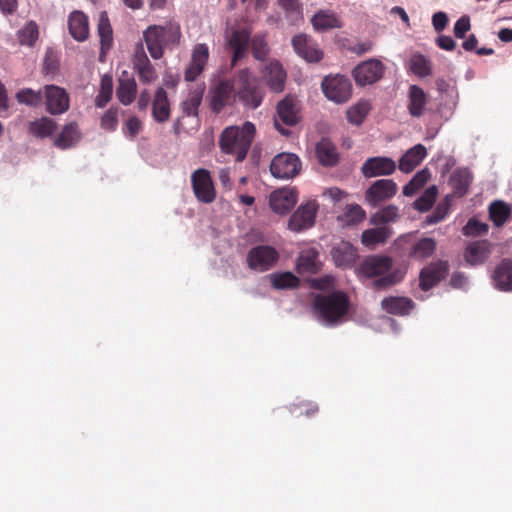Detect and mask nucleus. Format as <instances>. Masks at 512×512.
<instances>
[{
	"mask_svg": "<svg viewBox=\"0 0 512 512\" xmlns=\"http://www.w3.org/2000/svg\"><path fill=\"white\" fill-rule=\"evenodd\" d=\"M396 162L384 156L368 158L361 167V173L365 178H374L378 176H389L396 170Z\"/></svg>",
	"mask_w": 512,
	"mask_h": 512,
	"instance_id": "18",
	"label": "nucleus"
},
{
	"mask_svg": "<svg viewBox=\"0 0 512 512\" xmlns=\"http://www.w3.org/2000/svg\"><path fill=\"white\" fill-rule=\"evenodd\" d=\"M38 38V26L34 21L28 22L18 32V39L21 44L32 46Z\"/></svg>",
	"mask_w": 512,
	"mask_h": 512,
	"instance_id": "51",
	"label": "nucleus"
},
{
	"mask_svg": "<svg viewBox=\"0 0 512 512\" xmlns=\"http://www.w3.org/2000/svg\"><path fill=\"white\" fill-rule=\"evenodd\" d=\"M250 38V32L247 29H235L229 35L227 43L229 48L233 51L231 60L232 66L236 65L238 61L246 56Z\"/></svg>",
	"mask_w": 512,
	"mask_h": 512,
	"instance_id": "25",
	"label": "nucleus"
},
{
	"mask_svg": "<svg viewBox=\"0 0 512 512\" xmlns=\"http://www.w3.org/2000/svg\"><path fill=\"white\" fill-rule=\"evenodd\" d=\"M321 88L328 100L336 103H346L352 96V84L348 77L340 74L326 76Z\"/></svg>",
	"mask_w": 512,
	"mask_h": 512,
	"instance_id": "8",
	"label": "nucleus"
},
{
	"mask_svg": "<svg viewBox=\"0 0 512 512\" xmlns=\"http://www.w3.org/2000/svg\"><path fill=\"white\" fill-rule=\"evenodd\" d=\"M411 70L420 77L431 75V62L422 54L413 55L410 60Z\"/></svg>",
	"mask_w": 512,
	"mask_h": 512,
	"instance_id": "49",
	"label": "nucleus"
},
{
	"mask_svg": "<svg viewBox=\"0 0 512 512\" xmlns=\"http://www.w3.org/2000/svg\"><path fill=\"white\" fill-rule=\"evenodd\" d=\"M398 191L396 182L392 179L374 181L365 191L364 198L368 205L377 207L392 199Z\"/></svg>",
	"mask_w": 512,
	"mask_h": 512,
	"instance_id": "10",
	"label": "nucleus"
},
{
	"mask_svg": "<svg viewBox=\"0 0 512 512\" xmlns=\"http://www.w3.org/2000/svg\"><path fill=\"white\" fill-rule=\"evenodd\" d=\"M449 265L447 261L438 260L425 266L419 275V287L428 291L442 281L448 274Z\"/></svg>",
	"mask_w": 512,
	"mask_h": 512,
	"instance_id": "17",
	"label": "nucleus"
},
{
	"mask_svg": "<svg viewBox=\"0 0 512 512\" xmlns=\"http://www.w3.org/2000/svg\"><path fill=\"white\" fill-rule=\"evenodd\" d=\"M251 50L253 57L257 60L263 61L268 55L269 48L263 36H254L251 39Z\"/></svg>",
	"mask_w": 512,
	"mask_h": 512,
	"instance_id": "54",
	"label": "nucleus"
},
{
	"mask_svg": "<svg viewBox=\"0 0 512 512\" xmlns=\"http://www.w3.org/2000/svg\"><path fill=\"white\" fill-rule=\"evenodd\" d=\"M171 115L170 101L166 90L158 87L152 101V117L158 123H165Z\"/></svg>",
	"mask_w": 512,
	"mask_h": 512,
	"instance_id": "29",
	"label": "nucleus"
},
{
	"mask_svg": "<svg viewBox=\"0 0 512 512\" xmlns=\"http://www.w3.org/2000/svg\"><path fill=\"white\" fill-rule=\"evenodd\" d=\"M319 410V407L316 403L313 402H301L300 404L293 405L292 413H296L297 415H305L307 417H311L315 415Z\"/></svg>",
	"mask_w": 512,
	"mask_h": 512,
	"instance_id": "59",
	"label": "nucleus"
},
{
	"mask_svg": "<svg viewBox=\"0 0 512 512\" xmlns=\"http://www.w3.org/2000/svg\"><path fill=\"white\" fill-rule=\"evenodd\" d=\"M381 307L389 314L404 316L410 313L414 303L408 297L390 296L381 301Z\"/></svg>",
	"mask_w": 512,
	"mask_h": 512,
	"instance_id": "33",
	"label": "nucleus"
},
{
	"mask_svg": "<svg viewBox=\"0 0 512 512\" xmlns=\"http://www.w3.org/2000/svg\"><path fill=\"white\" fill-rule=\"evenodd\" d=\"M278 258L279 254L275 248L268 245H259L249 251L247 261L251 269L263 272L271 269Z\"/></svg>",
	"mask_w": 512,
	"mask_h": 512,
	"instance_id": "14",
	"label": "nucleus"
},
{
	"mask_svg": "<svg viewBox=\"0 0 512 512\" xmlns=\"http://www.w3.org/2000/svg\"><path fill=\"white\" fill-rule=\"evenodd\" d=\"M332 258L338 267H350L357 258V250L347 241L336 243L331 250Z\"/></svg>",
	"mask_w": 512,
	"mask_h": 512,
	"instance_id": "30",
	"label": "nucleus"
},
{
	"mask_svg": "<svg viewBox=\"0 0 512 512\" xmlns=\"http://www.w3.org/2000/svg\"><path fill=\"white\" fill-rule=\"evenodd\" d=\"M272 286L275 289L297 288L300 280L292 272H283L273 274L271 277Z\"/></svg>",
	"mask_w": 512,
	"mask_h": 512,
	"instance_id": "48",
	"label": "nucleus"
},
{
	"mask_svg": "<svg viewBox=\"0 0 512 512\" xmlns=\"http://www.w3.org/2000/svg\"><path fill=\"white\" fill-rule=\"evenodd\" d=\"M437 196L436 187H431L425 191V193L415 201V208L419 211L429 210L435 202Z\"/></svg>",
	"mask_w": 512,
	"mask_h": 512,
	"instance_id": "55",
	"label": "nucleus"
},
{
	"mask_svg": "<svg viewBox=\"0 0 512 512\" xmlns=\"http://www.w3.org/2000/svg\"><path fill=\"white\" fill-rule=\"evenodd\" d=\"M300 274H315L320 270L319 252L315 248L304 249L300 252L296 265Z\"/></svg>",
	"mask_w": 512,
	"mask_h": 512,
	"instance_id": "32",
	"label": "nucleus"
},
{
	"mask_svg": "<svg viewBox=\"0 0 512 512\" xmlns=\"http://www.w3.org/2000/svg\"><path fill=\"white\" fill-rule=\"evenodd\" d=\"M393 246L399 257L421 262L434 255L437 241L431 237H419L417 232H413L398 237Z\"/></svg>",
	"mask_w": 512,
	"mask_h": 512,
	"instance_id": "5",
	"label": "nucleus"
},
{
	"mask_svg": "<svg viewBox=\"0 0 512 512\" xmlns=\"http://www.w3.org/2000/svg\"><path fill=\"white\" fill-rule=\"evenodd\" d=\"M191 185L196 199L204 204H210L216 199V190L210 172L200 168L191 175Z\"/></svg>",
	"mask_w": 512,
	"mask_h": 512,
	"instance_id": "9",
	"label": "nucleus"
},
{
	"mask_svg": "<svg viewBox=\"0 0 512 512\" xmlns=\"http://www.w3.org/2000/svg\"><path fill=\"white\" fill-rule=\"evenodd\" d=\"M399 217L398 207L395 205H387L371 216V223L376 226H386L388 223L397 221Z\"/></svg>",
	"mask_w": 512,
	"mask_h": 512,
	"instance_id": "45",
	"label": "nucleus"
},
{
	"mask_svg": "<svg viewBox=\"0 0 512 512\" xmlns=\"http://www.w3.org/2000/svg\"><path fill=\"white\" fill-rule=\"evenodd\" d=\"M436 44L439 48L446 50V51H452L456 47L455 41L450 36L446 35H440L436 39Z\"/></svg>",
	"mask_w": 512,
	"mask_h": 512,
	"instance_id": "64",
	"label": "nucleus"
},
{
	"mask_svg": "<svg viewBox=\"0 0 512 512\" xmlns=\"http://www.w3.org/2000/svg\"><path fill=\"white\" fill-rule=\"evenodd\" d=\"M365 215V211L360 205L349 204L338 218L345 225H355L360 223L365 218Z\"/></svg>",
	"mask_w": 512,
	"mask_h": 512,
	"instance_id": "47",
	"label": "nucleus"
},
{
	"mask_svg": "<svg viewBox=\"0 0 512 512\" xmlns=\"http://www.w3.org/2000/svg\"><path fill=\"white\" fill-rule=\"evenodd\" d=\"M311 22L316 31L322 32L343 26L340 17L332 10H319L312 17Z\"/></svg>",
	"mask_w": 512,
	"mask_h": 512,
	"instance_id": "36",
	"label": "nucleus"
},
{
	"mask_svg": "<svg viewBox=\"0 0 512 512\" xmlns=\"http://www.w3.org/2000/svg\"><path fill=\"white\" fill-rule=\"evenodd\" d=\"M263 79L274 92H282L285 88L286 72L278 61L269 62L263 69Z\"/></svg>",
	"mask_w": 512,
	"mask_h": 512,
	"instance_id": "27",
	"label": "nucleus"
},
{
	"mask_svg": "<svg viewBox=\"0 0 512 512\" xmlns=\"http://www.w3.org/2000/svg\"><path fill=\"white\" fill-rule=\"evenodd\" d=\"M132 63L142 84H151L157 80V71L149 60L142 42L136 44Z\"/></svg>",
	"mask_w": 512,
	"mask_h": 512,
	"instance_id": "15",
	"label": "nucleus"
},
{
	"mask_svg": "<svg viewBox=\"0 0 512 512\" xmlns=\"http://www.w3.org/2000/svg\"><path fill=\"white\" fill-rule=\"evenodd\" d=\"M472 173L467 168H458L453 171L450 177V185L456 197H463L468 193L472 183Z\"/></svg>",
	"mask_w": 512,
	"mask_h": 512,
	"instance_id": "37",
	"label": "nucleus"
},
{
	"mask_svg": "<svg viewBox=\"0 0 512 512\" xmlns=\"http://www.w3.org/2000/svg\"><path fill=\"white\" fill-rule=\"evenodd\" d=\"M235 99L234 83L230 80H221L210 90V108L215 113H219L224 107L232 105Z\"/></svg>",
	"mask_w": 512,
	"mask_h": 512,
	"instance_id": "12",
	"label": "nucleus"
},
{
	"mask_svg": "<svg viewBox=\"0 0 512 512\" xmlns=\"http://www.w3.org/2000/svg\"><path fill=\"white\" fill-rule=\"evenodd\" d=\"M68 29L72 38L78 42L87 40L89 36V21L87 15L79 10L68 16Z\"/></svg>",
	"mask_w": 512,
	"mask_h": 512,
	"instance_id": "28",
	"label": "nucleus"
},
{
	"mask_svg": "<svg viewBox=\"0 0 512 512\" xmlns=\"http://www.w3.org/2000/svg\"><path fill=\"white\" fill-rule=\"evenodd\" d=\"M16 99L21 104L36 107L42 103V92L34 91L30 88L21 89L16 93Z\"/></svg>",
	"mask_w": 512,
	"mask_h": 512,
	"instance_id": "50",
	"label": "nucleus"
},
{
	"mask_svg": "<svg viewBox=\"0 0 512 512\" xmlns=\"http://www.w3.org/2000/svg\"><path fill=\"white\" fill-rule=\"evenodd\" d=\"M393 267V259L385 255H373L363 260L360 270L368 278H375L373 286L377 289L392 287L404 279L406 271Z\"/></svg>",
	"mask_w": 512,
	"mask_h": 512,
	"instance_id": "1",
	"label": "nucleus"
},
{
	"mask_svg": "<svg viewBox=\"0 0 512 512\" xmlns=\"http://www.w3.org/2000/svg\"><path fill=\"white\" fill-rule=\"evenodd\" d=\"M46 109L52 115H59L69 109V95L65 89L56 85L44 87Z\"/></svg>",
	"mask_w": 512,
	"mask_h": 512,
	"instance_id": "20",
	"label": "nucleus"
},
{
	"mask_svg": "<svg viewBox=\"0 0 512 512\" xmlns=\"http://www.w3.org/2000/svg\"><path fill=\"white\" fill-rule=\"evenodd\" d=\"M301 161L296 154L280 153L276 155L270 165L271 174L279 179H290L299 174Z\"/></svg>",
	"mask_w": 512,
	"mask_h": 512,
	"instance_id": "11",
	"label": "nucleus"
},
{
	"mask_svg": "<svg viewBox=\"0 0 512 512\" xmlns=\"http://www.w3.org/2000/svg\"><path fill=\"white\" fill-rule=\"evenodd\" d=\"M204 90L205 87L203 85H198L189 91L185 100L180 104L183 115L188 117L198 116V110L202 103Z\"/></svg>",
	"mask_w": 512,
	"mask_h": 512,
	"instance_id": "39",
	"label": "nucleus"
},
{
	"mask_svg": "<svg viewBox=\"0 0 512 512\" xmlns=\"http://www.w3.org/2000/svg\"><path fill=\"white\" fill-rule=\"evenodd\" d=\"M511 215L510 207L503 201H494L489 206V217L495 226L501 227Z\"/></svg>",
	"mask_w": 512,
	"mask_h": 512,
	"instance_id": "44",
	"label": "nucleus"
},
{
	"mask_svg": "<svg viewBox=\"0 0 512 512\" xmlns=\"http://www.w3.org/2000/svg\"><path fill=\"white\" fill-rule=\"evenodd\" d=\"M493 287L502 292L512 291V259H502L491 273Z\"/></svg>",
	"mask_w": 512,
	"mask_h": 512,
	"instance_id": "23",
	"label": "nucleus"
},
{
	"mask_svg": "<svg viewBox=\"0 0 512 512\" xmlns=\"http://www.w3.org/2000/svg\"><path fill=\"white\" fill-rule=\"evenodd\" d=\"M392 235V229L388 226L378 225L376 228L366 229L362 232L361 242L369 248L384 244Z\"/></svg>",
	"mask_w": 512,
	"mask_h": 512,
	"instance_id": "38",
	"label": "nucleus"
},
{
	"mask_svg": "<svg viewBox=\"0 0 512 512\" xmlns=\"http://www.w3.org/2000/svg\"><path fill=\"white\" fill-rule=\"evenodd\" d=\"M426 148L417 144L410 148L399 160V170L403 173L412 172L425 158Z\"/></svg>",
	"mask_w": 512,
	"mask_h": 512,
	"instance_id": "35",
	"label": "nucleus"
},
{
	"mask_svg": "<svg viewBox=\"0 0 512 512\" xmlns=\"http://www.w3.org/2000/svg\"><path fill=\"white\" fill-rule=\"evenodd\" d=\"M234 82L238 86L236 97H238L245 106L256 109L261 105L263 93L254 83V78L248 68L238 71Z\"/></svg>",
	"mask_w": 512,
	"mask_h": 512,
	"instance_id": "7",
	"label": "nucleus"
},
{
	"mask_svg": "<svg viewBox=\"0 0 512 512\" xmlns=\"http://www.w3.org/2000/svg\"><path fill=\"white\" fill-rule=\"evenodd\" d=\"M112 97V80L104 77L101 81V89L96 96L95 105L99 108L104 107Z\"/></svg>",
	"mask_w": 512,
	"mask_h": 512,
	"instance_id": "52",
	"label": "nucleus"
},
{
	"mask_svg": "<svg viewBox=\"0 0 512 512\" xmlns=\"http://www.w3.org/2000/svg\"><path fill=\"white\" fill-rule=\"evenodd\" d=\"M142 122L136 116H130L123 125V133L130 137L131 139L135 138L140 131L142 130Z\"/></svg>",
	"mask_w": 512,
	"mask_h": 512,
	"instance_id": "57",
	"label": "nucleus"
},
{
	"mask_svg": "<svg viewBox=\"0 0 512 512\" xmlns=\"http://www.w3.org/2000/svg\"><path fill=\"white\" fill-rule=\"evenodd\" d=\"M468 283L467 276L462 272H455L450 278V285L456 289H463Z\"/></svg>",
	"mask_w": 512,
	"mask_h": 512,
	"instance_id": "63",
	"label": "nucleus"
},
{
	"mask_svg": "<svg viewBox=\"0 0 512 512\" xmlns=\"http://www.w3.org/2000/svg\"><path fill=\"white\" fill-rule=\"evenodd\" d=\"M448 23V17L444 12H436L432 17V25L437 32L445 29Z\"/></svg>",
	"mask_w": 512,
	"mask_h": 512,
	"instance_id": "62",
	"label": "nucleus"
},
{
	"mask_svg": "<svg viewBox=\"0 0 512 512\" xmlns=\"http://www.w3.org/2000/svg\"><path fill=\"white\" fill-rule=\"evenodd\" d=\"M371 108L372 106L368 100L358 101L346 112L348 122L356 126L361 125L369 114Z\"/></svg>",
	"mask_w": 512,
	"mask_h": 512,
	"instance_id": "42",
	"label": "nucleus"
},
{
	"mask_svg": "<svg viewBox=\"0 0 512 512\" xmlns=\"http://www.w3.org/2000/svg\"><path fill=\"white\" fill-rule=\"evenodd\" d=\"M281 6L287 13H290L295 19L301 18L302 6L298 0H281Z\"/></svg>",
	"mask_w": 512,
	"mask_h": 512,
	"instance_id": "61",
	"label": "nucleus"
},
{
	"mask_svg": "<svg viewBox=\"0 0 512 512\" xmlns=\"http://www.w3.org/2000/svg\"><path fill=\"white\" fill-rule=\"evenodd\" d=\"M429 178L430 173L428 169L418 171L403 187V194L408 197L415 195L428 182Z\"/></svg>",
	"mask_w": 512,
	"mask_h": 512,
	"instance_id": "46",
	"label": "nucleus"
},
{
	"mask_svg": "<svg viewBox=\"0 0 512 512\" xmlns=\"http://www.w3.org/2000/svg\"><path fill=\"white\" fill-rule=\"evenodd\" d=\"M315 154L318 162L324 167H334L339 163V153L336 146L326 138L316 144Z\"/></svg>",
	"mask_w": 512,
	"mask_h": 512,
	"instance_id": "31",
	"label": "nucleus"
},
{
	"mask_svg": "<svg viewBox=\"0 0 512 512\" xmlns=\"http://www.w3.org/2000/svg\"><path fill=\"white\" fill-rule=\"evenodd\" d=\"M180 38V26L174 23L150 25L143 31V40L147 50L155 60L163 57L165 47L179 44Z\"/></svg>",
	"mask_w": 512,
	"mask_h": 512,
	"instance_id": "3",
	"label": "nucleus"
},
{
	"mask_svg": "<svg viewBox=\"0 0 512 512\" xmlns=\"http://www.w3.org/2000/svg\"><path fill=\"white\" fill-rule=\"evenodd\" d=\"M470 19L468 16L460 17L454 25V35L456 38L462 39L470 30Z\"/></svg>",
	"mask_w": 512,
	"mask_h": 512,
	"instance_id": "60",
	"label": "nucleus"
},
{
	"mask_svg": "<svg viewBox=\"0 0 512 512\" xmlns=\"http://www.w3.org/2000/svg\"><path fill=\"white\" fill-rule=\"evenodd\" d=\"M137 93V84L134 78L120 79L116 90L118 100L123 105L131 104Z\"/></svg>",
	"mask_w": 512,
	"mask_h": 512,
	"instance_id": "41",
	"label": "nucleus"
},
{
	"mask_svg": "<svg viewBox=\"0 0 512 512\" xmlns=\"http://www.w3.org/2000/svg\"><path fill=\"white\" fill-rule=\"evenodd\" d=\"M428 104V95L418 85H410L407 94V110L411 117L421 118Z\"/></svg>",
	"mask_w": 512,
	"mask_h": 512,
	"instance_id": "26",
	"label": "nucleus"
},
{
	"mask_svg": "<svg viewBox=\"0 0 512 512\" xmlns=\"http://www.w3.org/2000/svg\"><path fill=\"white\" fill-rule=\"evenodd\" d=\"M448 205L439 204L434 211L426 217V224L432 225L441 222L448 214Z\"/></svg>",
	"mask_w": 512,
	"mask_h": 512,
	"instance_id": "58",
	"label": "nucleus"
},
{
	"mask_svg": "<svg viewBox=\"0 0 512 512\" xmlns=\"http://www.w3.org/2000/svg\"><path fill=\"white\" fill-rule=\"evenodd\" d=\"M255 133L256 127L250 121L242 126H228L220 135L219 148L224 154L234 156L237 162H242L247 157Z\"/></svg>",
	"mask_w": 512,
	"mask_h": 512,
	"instance_id": "2",
	"label": "nucleus"
},
{
	"mask_svg": "<svg viewBox=\"0 0 512 512\" xmlns=\"http://www.w3.org/2000/svg\"><path fill=\"white\" fill-rule=\"evenodd\" d=\"M384 65L380 60L369 59L353 69V77L357 85L365 86L380 80L384 74Z\"/></svg>",
	"mask_w": 512,
	"mask_h": 512,
	"instance_id": "16",
	"label": "nucleus"
},
{
	"mask_svg": "<svg viewBox=\"0 0 512 512\" xmlns=\"http://www.w3.org/2000/svg\"><path fill=\"white\" fill-rule=\"evenodd\" d=\"M301 107L298 99L292 95H286L276 107L274 126L283 136L288 137L291 131L282 125L295 126L301 120Z\"/></svg>",
	"mask_w": 512,
	"mask_h": 512,
	"instance_id": "6",
	"label": "nucleus"
},
{
	"mask_svg": "<svg viewBox=\"0 0 512 512\" xmlns=\"http://www.w3.org/2000/svg\"><path fill=\"white\" fill-rule=\"evenodd\" d=\"M118 107H111L101 117L100 127L105 131H115L118 126Z\"/></svg>",
	"mask_w": 512,
	"mask_h": 512,
	"instance_id": "53",
	"label": "nucleus"
},
{
	"mask_svg": "<svg viewBox=\"0 0 512 512\" xmlns=\"http://www.w3.org/2000/svg\"><path fill=\"white\" fill-rule=\"evenodd\" d=\"M292 46L295 52L308 62H319L323 58V52L318 44L306 34L295 35L292 38Z\"/></svg>",
	"mask_w": 512,
	"mask_h": 512,
	"instance_id": "21",
	"label": "nucleus"
},
{
	"mask_svg": "<svg viewBox=\"0 0 512 512\" xmlns=\"http://www.w3.org/2000/svg\"><path fill=\"white\" fill-rule=\"evenodd\" d=\"M298 192L294 188H283L271 193L269 204L278 214L288 213L297 203Z\"/></svg>",
	"mask_w": 512,
	"mask_h": 512,
	"instance_id": "22",
	"label": "nucleus"
},
{
	"mask_svg": "<svg viewBox=\"0 0 512 512\" xmlns=\"http://www.w3.org/2000/svg\"><path fill=\"white\" fill-rule=\"evenodd\" d=\"M57 128L56 122L48 117H42L29 125V132L37 138L51 136Z\"/></svg>",
	"mask_w": 512,
	"mask_h": 512,
	"instance_id": "43",
	"label": "nucleus"
},
{
	"mask_svg": "<svg viewBox=\"0 0 512 512\" xmlns=\"http://www.w3.org/2000/svg\"><path fill=\"white\" fill-rule=\"evenodd\" d=\"M488 232V225L480 222L475 218L468 220L467 224L463 228V234L466 236H479Z\"/></svg>",
	"mask_w": 512,
	"mask_h": 512,
	"instance_id": "56",
	"label": "nucleus"
},
{
	"mask_svg": "<svg viewBox=\"0 0 512 512\" xmlns=\"http://www.w3.org/2000/svg\"><path fill=\"white\" fill-rule=\"evenodd\" d=\"M208 59L209 48L207 44H196L192 50L190 63L184 72V79L188 82L195 81L204 71Z\"/></svg>",
	"mask_w": 512,
	"mask_h": 512,
	"instance_id": "19",
	"label": "nucleus"
},
{
	"mask_svg": "<svg viewBox=\"0 0 512 512\" xmlns=\"http://www.w3.org/2000/svg\"><path fill=\"white\" fill-rule=\"evenodd\" d=\"M492 245L487 240L469 243L464 251V259L469 266L483 265L491 256Z\"/></svg>",
	"mask_w": 512,
	"mask_h": 512,
	"instance_id": "24",
	"label": "nucleus"
},
{
	"mask_svg": "<svg viewBox=\"0 0 512 512\" xmlns=\"http://www.w3.org/2000/svg\"><path fill=\"white\" fill-rule=\"evenodd\" d=\"M81 132L76 122L66 124L60 134L54 139V145L62 150L76 145L81 139Z\"/></svg>",
	"mask_w": 512,
	"mask_h": 512,
	"instance_id": "34",
	"label": "nucleus"
},
{
	"mask_svg": "<svg viewBox=\"0 0 512 512\" xmlns=\"http://www.w3.org/2000/svg\"><path fill=\"white\" fill-rule=\"evenodd\" d=\"M318 205L316 201H308L301 204L288 220V229L293 232H301L311 228L315 223Z\"/></svg>",
	"mask_w": 512,
	"mask_h": 512,
	"instance_id": "13",
	"label": "nucleus"
},
{
	"mask_svg": "<svg viewBox=\"0 0 512 512\" xmlns=\"http://www.w3.org/2000/svg\"><path fill=\"white\" fill-rule=\"evenodd\" d=\"M97 30L100 37L101 55H104L113 43V31L106 12L100 14Z\"/></svg>",
	"mask_w": 512,
	"mask_h": 512,
	"instance_id": "40",
	"label": "nucleus"
},
{
	"mask_svg": "<svg viewBox=\"0 0 512 512\" xmlns=\"http://www.w3.org/2000/svg\"><path fill=\"white\" fill-rule=\"evenodd\" d=\"M313 309L326 323H339L350 310L349 296L340 290L328 294H317Z\"/></svg>",
	"mask_w": 512,
	"mask_h": 512,
	"instance_id": "4",
	"label": "nucleus"
}]
</instances>
